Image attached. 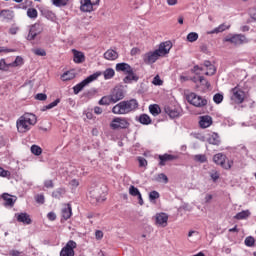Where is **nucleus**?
Segmentation results:
<instances>
[{
	"instance_id": "393cba45",
	"label": "nucleus",
	"mask_w": 256,
	"mask_h": 256,
	"mask_svg": "<svg viewBox=\"0 0 256 256\" xmlns=\"http://www.w3.org/2000/svg\"><path fill=\"white\" fill-rule=\"evenodd\" d=\"M71 215H73L72 210H71V205H65L62 209V217L67 221V219L71 218Z\"/></svg>"
},
{
	"instance_id": "0eeeda50",
	"label": "nucleus",
	"mask_w": 256,
	"mask_h": 256,
	"mask_svg": "<svg viewBox=\"0 0 256 256\" xmlns=\"http://www.w3.org/2000/svg\"><path fill=\"white\" fill-rule=\"evenodd\" d=\"M224 42L232 43V45H245V43H249V40L243 34H234L226 36Z\"/></svg>"
},
{
	"instance_id": "c9c22d12",
	"label": "nucleus",
	"mask_w": 256,
	"mask_h": 256,
	"mask_svg": "<svg viewBox=\"0 0 256 256\" xmlns=\"http://www.w3.org/2000/svg\"><path fill=\"white\" fill-rule=\"evenodd\" d=\"M38 15H39V13L37 12V9H35V8H28V10H27V17H29V19H37Z\"/></svg>"
},
{
	"instance_id": "4d7b16f0",
	"label": "nucleus",
	"mask_w": 256,
	"mask_h": 256,
	"mask_svg": "<svg viewBox=\"0 0 256 256\" xmlns=\"http://www.w3.org/2000/svg\"><path fill=\"white\" fill-rule=\"evenodd\" d=\"M35 99L38 101H47V94L39 93L36 95Z\"/></svg>"
},
{
	"instance_id": "de8ad7c7",
	"label": "nucleus",
	"mask_w": 256,
	"mask_h": 256,
	"mask_svg": "<svg viewBox=\"0 0 256 256\" xmlns=\"http://www.w3.org/2000/svg\"><path fill=\"white\" fill-rule=\"evenodd\" d=\"M213 101L217 105H219V103H223V94H219V93L215 94L213 97Z\"/></svg>"
},
{
	"instance_id": "a878e982",
	"label": "nucleus",
	"mask_w": 256,
	"mask_h": 256,
	"mask_svg": "<svg viewBox=\"0 0 256 256\" xmlns=\"http://www.w3.org/2000/svg\"><path fill=\"white\" fill-rule=\"evenodd\" d=\"M248 217H251V212L249 210H244L239 213H237L234 216V219H237L238 221H241L243 219H248Z\"/></svg>"
},
{
	"instance_id": "a18cd8bd",
	"label": "nucleus",
	"mask_w": 256,
	"mask_h": 256,
	"mask_svg": "<svg viewBox=\"0 0 256 256\" xmlns=\"http://www.w3.org/2000/svg\"><path fill=\"white\" fill-rule=\"evenodd\" d=\"M160 195H159V192L157 191H152L149 193V201L153 202L157 199H159Z\"/></svg>"
},
{
	"instance_id": "7ed1b4c3",
	"label": "nucleus",
	"mask_w": 256,
	"mask_h": 256,
	"mask_svg": "<svg viewBox=\"0 0 256 256\" xmlns=\"http://www.w3.org/2000/svg\"><path fill=\"white\" fill-rule=\"evenodd\" d=\"M139 107V102L135 99L121 101L112 108L114 115H128Z\"/></svg>"
},
{
	"instance_id": "e433bc0d",
	"label": "nucleus",
	"mask_w": 256,
	"mask_h": 256,
	"mask_svg": "<svg viewBox=\"0 0 256 256\" xmlns=\"http://www.w3.org/2000/svg\"><path fill=\"white\" fill-rule=\"evenodd\" d=\"M24 61H23V57L21 56H17L16 59L9 64L10 67H21V65H23Z\"/></svg>"
},
{
	"instance_id": "72a5a7b5",
	"label": "nucleus",
	"mask_w": 256,
	"mask_h": 256,
	"mask_svg": "<svg viewBox=\"0 0 256 256\" xmlns=\"http://www.w3.org/2000/svg\"><path fill=\"white\" fill-rule=\"evenodd\" d=\"M196 163H207V156L205 154H196L193 156Z\"/></svg>"
},
{
	"instance_id": "5fc2aeb1",
	"label": "nucleus",
	"mask_w": 256,
	"mask_h": 256,
	"mask_svg": "<svg viewBox=\"0 0 256 256\" xmlns=\"http://www.w3.org/2000/svg\"><path fill=\"white\" fill-rule=\"evenodd\" d=\"M35 199L37 203H40V205H43V203H45V196L42 194L37 195Z\"/></svg>"
},
{
	"instance_id": "a19ab883",
	"label": "nucleus",
	"mask_w": 256,
	"mask_h": 256,
	"mask_svg": "<svg viewBox=\"0 0 256 256\" xmlns=\"http://www.w3.org/2000/svg\"><path fill=\"white\" fill-rule=\"evenodd\" d=\"M0 17H3V19H13V12L9 10H2Z\"/></svg>"
},
{
	"instance_id": "f3484780",
	"label": "nucleus",
	"mask_w": 256,
	"mask_h": 256,
	"mask_svg": "<svg viewBox=\"0 0 256 256\" xmlns=\"http://www.w3.org/2000/svg\"><path fill=\"white\" fill-rule=\"evenodd\" d=\"M15 217L19 223H23L24 225H31V223L33 222L31 220V216H29V214L27 213L15 214Z\"/></svg>"
},
{
	"instance_id": "f8f14e48",
	"label": "nucleus",
	"mask_w": 256,
	"mask_h": 256,
	"mask_svg": "<svg viewBox=\"0 0 256 256\" xmlns=\"http://www.w3.org/2000/svg\"><path fill=\"white\" fill-rule=\"evenodd\" d=\"M154 221L157 227H167V225H169V214L165 212L156 213Z\"/></svg>"
},
{
	"instance_id": "13d9d810",
	"label": "nucleus",
	"mask_w": 256,
	"mask_h": 256,
	"mask_svg": "<svg viewBox=\"0 0 256 256\" xmlns=\"http://www.w3.org/2000/svg\"><path fill=\"white\" fill-rule=\"evenodd\" d=\"M47 218L49 219V221H55V219H57V214H55V212H49L47 214Z\"/></svg>"
},
{
	"instance_id": "473e14b6",
	"label": "nucleus",
	"mask_w": 256,
	"mask_h": 256,
	"mask_svg": "<svg viewBox=\"0 0 256 256\" xmlns=\"http://www.w3.org/2000/svg\"><path fill=\"white\" fill-rule=\"evenodd\" d=\"M197 39H199V34L197 32H190L186 37L188 43H195Z\"/></svg>"
},
{
	"instance_id": "338daca9",
	"label": "nucleus",
	"mask_w": 256,
	"mask_h": 256,
	"mask_svg": "<svg viewBox=\"0 0 256 256\" xmlns=\"http://www.w3.org/2000/svg\"><path fill=\"white\" fill-rule=\"evenodd\" d=\"M94 113L96 115H101V113H103V108H101L99 106L94 107Z\"/></svg>"
},
{
	"instance_id": "5701e85b",
	"label": "nucleus",
	"mask_w": 256,
	"mask_h": 256,
	"mask_svg": "<svg viewBox=\"0 0 256 256\" xmlns=\"http://www.w3.org/2000/svg\"><path fill=\"white\" fill-rule=\"evenodd\" d=\"M119 58V53L113 49H109L104 53V59L107 61H115V59Z\"/></svg>"
},
{
	"instance_id": "7c9ffc66",
	"label": "nucleus",
	"mask_w": 256,
	"mask_h": 256,
	"mask_svg": "<svg viewBox=\"0 0 256 256\" xmlns=\"http://www.w3.org/2000/svg\"><path fill=\"white\" fill-rule=\"evenodd\" d=\"M155 181H157V183H169V178L167 177V175H165V173H160L156 176Z\"/></svg>"
},
{
	"instance_id": "58836bf2",
	"label": "nucleus",
	"mask_w": 256,
	"mask_h": 256,
	"mask_svg": "<svg viewBox=\"0 0 256 256\" xmlns=\"http://www.w3.org/2000/svg\"><path fill=\"white\" fill-rule=\"evenodd\" d=\"M141 194V192L139 191V189L133 185H131L129 187V195H131L132 197H137Z\"/></svg>"
},
{
	"instance_id": "69168bd1",
	"label": "nucleus",
	"mask_w": 256,
	"mask_h": 256,
	"mask_svg": "<svg viewBox=\"0 0 256 256\" xmlns=\"http://www.w3.org/2000/svg\"><path fill=\"white\" fill-rule=\"evenodd\" d=\"M167 5H169L170 7H173L175 5H177V3H179L178 0H166Z\"/></svg>"
},
{
	"instance_id": "bf43d9fd",
	"label": "nucleus",
	"mask_w": 256,
	"mask_h": 256,
	"mask_svg": "<svg viewBox=\"0 0 256 256\" xmlns=\"http://www.w3.org/2000/svg\"><path fill=\"white\" fill-rule=\"evenodd\" d=\"M44 187H46L47 189H53V180H46L44 182Z\"/></svg>"
},
{
	"instance_id": "1a4fd4ad",
	"label": "nucleus",
	"mask_w": 256,
	"mask_h": 256,
	"mask_svg": "<svg viewBox=\"0 0 256 256\" xmlns=\"http://www.w3.org/2000/svg\"><path fill=\"white\" fill-rule=\"evenodd\" d=\"M231 93V101L237 105H241V103L245 101V92L241 90L239 86L232 88Z\"/></svg>"
},
{
	"instance_id": "4468645a",
	"label": "nucleus",
	"mask_w": 256,
	"mask_h": 256,
	"mask_svg": "<svg viewBox=\"0 0 256 256\" xmlns=\"http://www.w3.org/2000/svg\"><path fill=\"white\" fill-rule=\"evenodd\" d=\"M110 97L113 103H117L125 98V92L119 86H116L110 93Z\"/></svg>"
},
{
	"instance_id": "cd10ccee",
	"label": "nucleus",
	"mask_w": 256,
	"mask_h": 256,
	"mask_svg": "<svg viewBox=\"0 0 256 256\" xmlns=\"http://www.w3.org/2000/svg\"><path fill=\"white\" fill-rule=\"evenodd\" d=\"M149 111L151 115H153L154 117H157V115L161 113V108L157 104H152L149 106Z\"/></svg>"
},
{
	"instance_id": "c85d7f7f",
	"label": "nucleus",
	"mask_w": 256,
	"mask_h": 256,
	"mask_svg": "<svg viewBox=\"0 0 256 256\" xmlns=\"http://www.w3.org/2000/svg\"><path fill=\"white\" fill-rule=\"evenodd\" d=\"M104 79L109 80V79H113V77H115V70L113 68H107L104 72Z\"/></svg>"
},
{
	"instance_id": "680f3d73",
	"label": "nucleus",
	"mask_w": 256,
	"mask_h": 256,
	"mask_svg": "<svg viewBox=\"0 0 256 256\" xmlns=\"http://www.w3.org/2000/svg\"><path fill=\"white\" fill-rule=\"evenodd\" d=\"M249 15H250L251 19H254V21H256V9L255 8H251L249 10Z\"/></svg>"
},
{
	"instance_id": "c756f323",
	"label": "nucleus",
	"mask_w": 256,
	"mask_h": 256,
	"mask_svg": "<svg viewBox=\"0 0 256 256\" xmlns=\"http://www.w3.org/2000/svg\"><path fill=\"white\" fill-rule=\"evenodd\" d=\"M62 81H71V79H75V72L67 71L61 76Z\"/></svg>"
},
{
	"instance_id": "774afa93",
	"label": "nucleus",
	"mask_w": 256,
	"mask_h": 256,
	"mask_svg": "<svg viewBox=\"0 0 256 256\" xmlns=\"http://www.w3.org/2000/svg\"><path fill=\"white\" fill-rule=\"evenodd\" d=\"M70 185H71V187L76 188V187H79V182H78L77 180L73 179V180L70 182Z\"/></svg>"
},
{
	"instance_id": "20e7f679",
	"label": "nucleus",
	"mask_w": 256,
	"mask_h": 256,
	"mask_svg": "<svg viewBox=\"0 0 256 256\" xmlns=\"http://www.w3.org/2000/svg\"><path fill=\"white\" fill-rule=\"evenodd\" d=\"M102 73L101 72H95L94 74L88 76L86 79H84L82 82L78 83L73 87L74 95H79L89 83H93V81H97L99 77H101Z\"/></svg>"
},
{
	"instance_id": "09e8293b",
	"label": "nucleus",
	"mask_w": 256,
	"mask_h": 256,
	"mask_svg": "<svg viewBox=\"0 0 256 256\" xmlns=\"http://www.w3.org/2000/svg\"><path fill=\"white\" fill-rule=\"evenodd\" d=\"M9 67L11 66L5 62V59L0 60V71H7Z\"/></svg>"
},
{
	"instance_id": "49530a36",
	"label": "nucleus",
	"mask_w": 256,
	"mask_h": 256,
	"mask_svg": "<svg viewBox=\"0 0 256 256\" xmlns=\"http://www.w3.org/2000/svg\"><path fill=\"white\" fill-rule=\"evenodd\" d=\"M210 177H211L212 181H214V183L217 182V180H218L219 177H220L219 171H217V170H212V171L210 172Z\"/></svg>"
},
{
	"instance_id": "0e129e2a",
	"label": "nucleus",
	"mask_w": 256,
	"mask_h": 256,
	"mask_svg": "<svg viewBox=\"0 0 256 256\" xmlns=\"http://www.w3.org/2000/svg\"><path fill=\"white\" fill-rule=\"evenodd\" d=\"M95 237H96V239H98V240L103 239V231H100V230L96 231V232H95Z\"/></svg>"
},
{
	"instance_id": "ea45409f",
	"label": "nucleus",
	"mask_w": 256,
	"mask_h": 256,
	"mask_svg": "<svg viewBox=\"0 0 256 256\" xmlns=\"http://www.w3.org/2000/svg\"><path fill=\"white\" fill-rule=\"evenodd\" d=\"M60 103V100L59 99H56L55 101L51 102L50 104L44 106L42 108V111H47L49 109H53L54 107H57Z\"/></svg>"
},
{
	"instance_id": "4be33fe9",
	"label": "nucleus",
	"mask_w": 256,
	"mask_h": 256,
	"mask_svg": "<svg viewBox=\"0 0 256 256\" xmlns=\"http://www.w3.org/2000/svg\"><path fill=\"white\" fill-rule=\"evenodd\" d=\"M2 199L5 201L4 205L6 207H13V205H15V201H17V197L11 196L7 193L2 195Z\"/></svg>"
},
{
	"instance_id": "6e6d98bb",
	"label": "nucleus",
	"mask_w": 256,
	"mask_h": 256,
	"mask_svg": "<svg viewBox=\"0 0 256 256\" xmlns=\"http://www.w3.org/2000/svg\"><path fill=\"white\" fill-rule=\"evenodd\" d=\"M139 167H147V160L143 157H138Z\"/></svg>"
},
{
	"instance_id": "3c124183",
	"label": "nucleus",
	"mask_w": 256,
	"mask_h": 256,
	"mask_svg": "<svg viewBox=\"0 0 256 256\" xmlns=\"http://www.w3.org/2000/svg\"><path fill=\"white\" fill-rule=\"evenodd\" d=\"M199 83L205 85L206 89H209L211 87V84H209V82L206 81V79L203 76L199 77Z\"/></svg>"
},
{
	"instance_id": "37998d69",
	"label": "nucleus",
	"mask_w": 256,
	"mask_h": 256,
	"mask_svg": "<svg viewBox=\"0 0 256 256\" xmlns=\"http://www.w3.org/2000/svg\"><path fill=\"white\" fill-rule=\"evenodd\" d=\"M32 52L34 53V55H38V57H45V55H47L45 49L42 48L33 49Z\"/></svg>"
},
{
	"instance_id": "39448f33",
	"label": "nucleus",
	"mask_w": 256,
	"mask_h": 256,
	"mask_svg": "<svg viewBox=\"0 0 256 256\" xmlns=\"http://www.w3.org/2000/svg\"><path fill=\"white\" fill-rule=\"evenodd\" d=\"M213 161L216 165H220L222 169L229 170L233 167V160L227 159V156H225L223 153L214 155Z\"/></svg>"
},
{
	"instance_id": "6ab92c4d",
	"label": "nucleus",
	"mask_w": 256,
	"mask_h": 256,
	"mask_svg": "<svg viewBox=\"0 0 256 256\" xmlns=\"http://www.w3.org/2000/svg\"><path fill=\"white\" fill-rule=\"evenodd\" d=\"M137 81H139V76L133 72V69L126 73V77L123 79V82L126 84L137 83Z\"/></svg>"
},
{
	"instance_id": "dca6fc26",
	"label": "nucleus",
	"mask_w": 256,
	"mask_h": 256,
	"mask_svg": "<svg viewBox=\"0 0 256 256\" xmlns=\"http://www.w3.org/2000/svg\"><path fill=\"white\" fill-rule=\"evenodd\" d=\"M201 129H207L213 125V118L209 115L201 116L199 120Z\"/></svg>"
},
{
	"instance_id": "412c9836",
	"label": "nucleus",
	"mask_w": 256,
	"mask_h": 256,
	"mask_svg": "<svg viewBox=\"0 0 256 256\" xmlns=\"http://www.w3.org/2000/svg\"><path fill=\"white\" fill-rule=\"evenodd\" d=\"M74 63H84L85 54L79 50L72 49Z\"/></svg>"
},
{
	"instance_id": "4c0bfd02",
	"label": "nucleus",
	"mask_w": 256,
	"mask_h": 256,
	"mask_svg": "<svg viewBox=\"0 0 256 256\" xmlns=\"http://www.w3.org/2000/svg\"><path fill=\"white\" fill-rule=\"evenodd\" d=\"M69 3V0H52L54 7H65Z\"/></svg>"
},
{
	"instance_id": "a211bd4d",
	"label": "nucleus",
	"mask_w": 256,
	"mask_h": 256,
	"mask_svg": "<svg viewBox=\"0 0 256 256\" xmlns=\"http://www.w3.org/2000/svg\"><path fill=\"white\" fill-rule=\"evenodd\" d=\"M133 70V68L131 67V65L127 64V63H118L116 64V71L118 73H124L125 75H127V73H131V71Z\"/></svg>"
},
{
	"instance_id": "9b49d317",
	"label": "nucleus",
	"mask_w": 256,
	"mask_h": 256,
	"mask_svg": "<svg viewBox=\"0 0 256 256\" xmlns=\"http://www.w3.org/2000/svg\"><path fill=\"white\" fill-rule=\"evenodd\" d=\"M110 127L114 130L127 129V127H129V121L127 120V118L116 117L111 121Z\"/></svg>"
},
{
	"instance_id": "9d476101",
	"label": "nucleus",
	"mask_w": 256,
	"mask_h": 256,
	"mask_svg": "<svg viewBox=\"0 0 256 256\" xmlns=\"http://www.w3.org/2000/svg\"><path fill=\"white\" fill-rule=\"evenodd\" d=\"M74 249H77V242L69 240L60 251V256H75Z\"/></svg>"
},
{
	"instance_id": "423d86ee",
	"label": "nucleus",
	"mask_w": 256,
	"mask_h": 256,
	"mask_svg": "<svg viewBox=\"0 0 256 256\" xmlns=\"http://www.w3.org/2000/svg\"><path fill=\"white\" fill-rule=\"evenodd\" d=\"M98 5L99 0H80V11L82 13H93Z\"/></svg>"
},
{
	"instance_id": "c03bdc74",
	"label": "nucleus",
	"mask_w": 256,
	"mask_h": 256,
	"mask_svg": "<svg viewBox=\"0 0 256 256\" xmlns=\"http://www.w3.org/2000/svg\"><path fill=\"white\" fill-rule=\"evenodd\" d=\"M253 245H255V238L251 237V236H248L246 239H245V246L246 247H253Z\"/></svg>"
},
{
	"instance_id": "aec40b11",
	"label": "nucleus",
	"mask_w": 256,
	"mask_h": 256,
	"mask_svg": "<svg viewBox=\"0 0 256 256\" xmlns=\"http://www.w3.org/2000/svg\"><path fill=\"white\" fill-rule=\"evenodd\" d=\"M227 29H231V24H220L218 27L208 32V35H217L218 33H223V31H227Z\"/></svg>"
},
{
	"instance_id": "2eb2a0df",
	"label": "nucleus",
	"mask_w": 256,
	"mask_h": 256,
	"mask_svg": "<svg viewBox=\"0 0 256 256\" xmlns=\"http://www.w3.org/2000/svg\"><path fill=\"white\" fill-rule=\"evenodd\" d=\"M158 159L160 167H165L167 161H175V159H179V156L166 153L163 155H158Z\"/></svg>"
},
{
	"instance_id": "052dcab7",
	"label": "nucleus",
	"mask_w": 256,
	"mask_h": 256,
	"mask_svg": "<svg viewBox=\"0 0 256 256\" xmlns=\"http://www.w3.org/2000/svg\"><path fill=\"white\" fill-rule=\"evenodd\" d=\"M0 53H15V50L6 47H0Z\"/></svg>"
},
{
	"instance_id": "6e6552de",
	"label": "nucleus",
	"mask_w": 256,
	"mask_h": 256,
	"mask_svg": "<svg viewBox=\"0 0 256 256\" xmlns=\"http://www.w3.org/2000/svg\"><path fill=\"white\" fill-rule=\"evenodd\" d=\"M187 101L194 107H205V105H207V99H204L195 93L188 94Z\"/></svg>"
},
{
	"instance_id": "f257e3e1",
	"label": "nucleus",
	"mask_w": 256,
	"mask_h": 256,
	"mask_svg": "<svg viewBox=\"0 0 256 256\" xmlns=\"http://www.w3.org/2000/svg\"><path fill=\"white\" fill-rule=\"evenodd\" d=\"M173 48V43L171 41H166L160 43L158 49L154 51L147 52L143 55V61L146 65H153L160 57H165L169 55V52Z\"/></svg>"
},
{
	"instance_id": "79ce46f5",
	"label": "nucleus",
	"mask_w": 256,
	"mask_h": 256,
	"mask_svg": "<svg viewBox=\"0 0 256 256\" xmlns=\"http://www.w3.org/2000/svg\"><path fill=\"white\" fill-rule=\"evenodd\" d=\"M31 153H33V155H41V153H43V149H41V147L37 146V145H32L31 146Z\"/></svg>"
},
{
	"instance_id": "603ef678",
	"label": "nucleus",
	"mask_w": 256,
	"mask_h": 256,
	"mask_svg": "<svg viewBox=\"0 0 256 256\" xmlns=\"http://www.w3.org/2000/svg\"><path fill=\"white\" fill-rule=\"evenodd\" d=\"M0 177H11V172L0 167Z\"/></svg>"
},
{
	"instance_id": "8fccbe9b",
	"label": "nucleus",
	"mask_w": 256,
	"mask_h": 256,
	"mask_svg": "<svg viewBox=\"0 0 256 256\" xmlns=\"http://www.w3.org/2000/svg\"><path fill=\"white\" fill-rule=\"evenodd\" d=\"M153 85L161 86L163 85V80H161V77L159 75L155 76L152 81Z\"/></svg>"
},
{
	"instance_id": "f704fd0d",
	"label": "nucleus",
	"mask_w": 256,
	"mask_h": 256,
	"mask_svg": "<svg viewBox=\"0 0 256 256\" xmlns=\"http://www.w3.org/2000/svg\"><path fill=\"white\" fill-rule=\"evenodd\" d=\"M98 103L99 105H111V103H113V99H111V96L109 94L107 96L102 97Z\"/></svg>"
},
{
	"instance_id": "bb28decb",
	"label": "nucleus",
	"mask_w": 256,
	"mask_h": 256,
	"mask_svg": "<svg viewBox=\"0 0 256 256\" xmlns=\"http://www.w3.org/2000/svg\"><path fill=\"white\" fill-rule=\"evenodd\" d=\"M166 113L171 117V119H175L181 115V112H179L176 108H166Z\"/></svg>"
},
{
	"instance_id": "2f4dec72",
	"label": "nucleus",
	"mask_w": 256,
	"mask_h": 256,
	"mask_svg": "<svg viewBox=\"0 0 256 256\" xmlns=\"http://www.w3.org/2000/svg\"><path fill=\"white\" fill-rule=\"evenodd\" d=\"M139 121L142 125H151V117L147 114L140 115Z\"/></svg>"
},
{
	"instance_id": "b1692460",
	"label": "nucleus",
	"mask_w": 256,
	"mask_h": 256,
	"mask_svg": "<svg viewBox=\"0 0 256 256\" xmlns=\"http://www.w3.org/2000/svg\"><path fill=\"white\" fill-rule=\"evenodd\" d=\"M208 143H210V145H220L221 144V139L219 138V134L217 133H212L208 139H207Z\"/></svg>"
},
{
	"instance_id": "f03ea898",
	"label": "nucleus",
	"mask_w": 256,
	"mask_h": 256,
	"mask_svg": "<svg viewBox=\"0 0 256 256\" xmlns=\"http://www.w3.org/2000/svg\"><path fill=\"white\" fill-rule=\"evenodd\" d=\"M37 125V116L33 113H25L16 121L18 133H29Z\"/></svg>"
},
{
	"instance_id": "ddd939ff",
	"label": "nucleus",
	"mask_w": 256,
	"mask_h": 256,
	"mask_svg": "<svg viewBox=\"0 0 256 256\" xmlns=\"http://www.w3.org/2000/svg\"><path fill=\"white\" fill-rule=\"evenodd\" d=\"M43 33V26L39 23H35L31 26L29 34L27 36L28 41H33L37 35H41Z\"/></svg>"
},
{
	"instance_id": "864d4df0",
	"label": "nucleus",
	"mask_w": 256,
	"mask_h": 256,
	"mask_svg": "<svg viewBox=\"0 0 256 256\" xmlns=\"http://www.w3.org/2000/svg\"><path fill=\"white\" fill-rule=\"evenodd\" d=\"M207 69L208 70L205 72V75H215V72L217 71L214 65L208 67Z\"/></svg>"
},
{
	"instance_id": "e2e57ef3",
	"label": "nucleus",
	"mask_w": 256,
	"mask_h": 256,
	"mask_svg": "<svg viewBox=\"0 0 256 256\" xmlns=\"http://www.w3.org/2000/svg\"><path fill=\"white\" fill-rule=\"evenodd\" d=\"M62 194H63V190H57L52 193V197H55V199H59V197H61Z\"/></svg>"
}]
</instances>
